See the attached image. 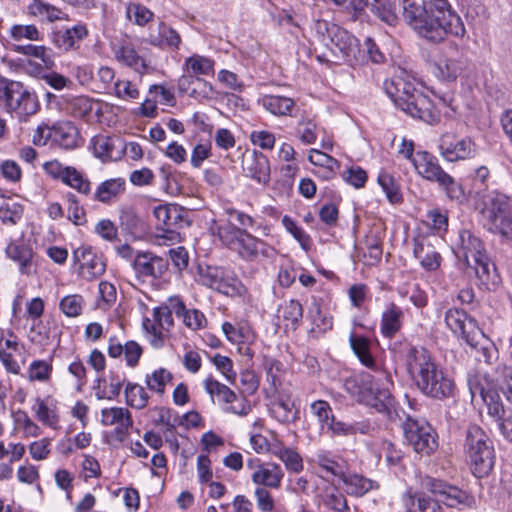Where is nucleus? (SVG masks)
<instances>
[{"label": "nucleus", "instance_id": "nucleus-1", "mask_svg": "<svg viewBox=\"0 0 512 512\" xmlns=\"http://www.w3.org/2000/svg\"><path fill=\"white\" fill-rule=\"evenodd\" d=\"M350 347L360 363L371 369L374 375L361 372L345 379V391L358 403L374 408L394 421L397 416L391 388L394 386L391 374L381 367H377L371 353L370 340L353 331L349 335Z\"/></svg>", "mask_w": 512, "mask_h": 512}, {"label": "nucleus", "instance_id": "nucleus-2", "mask_svg": "<svg viewBox=\"0 0 512 512\" xmlns=\"http://www.w3.org/2000/svg\"><path fill=\"white\" fill-rule=\"evenodd\" d=\"M403 17L420 37L431 42H441L447 35L463 37L466 33L461 17L448 0L408 3L403 7Z\"/></svg>", "mask_w": 512, "mask_h": 512}, {"label": "nucleus", "instance_id": "nucleus-3", "mask_svg": "<svg viewBox=\"0 0 512 512\" xmlns=\"http://www.w3.org/2000/svg\"><path fill=\"white\" fill-rule=\"evenodd\" d=\"M405 363L416 387L425 396L437 400L454 396V381L434 362L425 348L410 346L405 354Z\"/></svg>", "mask_w": 512, "mask_h": 512}, {"label": "nucleus", "instance_id": "nucleus-4", "mask_svg": "<svg viewBox=\"0 0 512 512\" xmlns=\"http://www.w3.org/2000/svg\"><path fill=\"white\" fill-rule=\"evenodd\" d=\"M311 44L320 50V62L354 65L360 62L359 43L346 29L326 20H316L311 26Z\"/></svg>", "mask_w": 512, "mask_h": 512}, {"label": "nucleus", "instance_id": "nucleus-5", "mask_svg": "<svg viewBox=\"0 0 512 512\" xmlns=\"http://www.w3.org/2000/svg\"><path fill=\"white\" fill-rule=\"evenodd\" d=\"M455 254L474 270L479 287L492 291L499 286L501 279L495 264L488 257L481 239L470 230L459 232Z\"/></svg>", "mask_w": 512, "mask_h": 512}, {"label": "nucleus", "instance_id": "nucleus-6", "mask_svg": "<svg viewBox=\"0 0 512 512\" xmlns=\"http://www.w3.org/2000/svg\"><path fill=\"white\" fill-rule=\"evenodd\" d=\"M386 94L394 104L413 118L431 123L438 118L434 104L415 83L414 79L394 76L384 82Z\"/></svg>", "mask_w": 512, "mask_h": 512}, {"label": "nucleus", "instance_id": "nucleus-7", "mask_svg": "<svg viewBox=\"0 0 512 512\" xmlns=\"http://www.w3.org/2000/svg\"><path fill=\"white\" fill-rule=\"evenodd\" d=\"M215 60L211 57L194 53L184 60V74L179 77L177 86L180 94L199 101H211L217 98L213 85L203 77L215 74Z\"/></svg>", "mask_w": 512, "mask_h": 512}, {"label": "nucleus", "instance_id": "nucleus-8", "mask_svg": "<svg viewBox=\"0 0 512 512\" xmlns=\"http://www.w3.org/2000/svg\"><path fill=\"white\" fill-rule=\"evenodd\" d=\"M421 487L437 495L439 499H433L424 493L409 496L410 512H443L439 502H443L448 507H457L459 505L469 506L473 501L467 492L430 476H424L421 479Z\"/></svg>", "mask_w": 512, "mask_h": 512}, {"label": "nucleus", "instance_id": "nucleus-9", "mask_svg": "<svg viewBox=\"0 0 512 512\" xmlns=\"http://www.w3.org/2000/svg\"><path fill=\"white\" fill-rule=\"evenodd\" d=\"M213 233L222 245L245 261L255 262L260 257L272 258L276 254L272 246L231 222L216 226Z\"/></svg>", "mask_w": 512, "mask_h": 512}, {"label": "nucleus", "instance_id": "nucleus-10", "mask_svg": "<svg viewBox=\"0 0 512 512\" xmlns=\"http://www.w3.org/2000/svg\"><path fill=\"white\" fill-rule=\"evenodd\" d=\"M464 452L477 478L487 476L493 469L495 463L493 442L480 426L474 424L467 428Z\"/></svg>", "mask_w": 512, "mask_h": 512}, {"label": "nucleus", "instance_id": "nucleus-11", "mask_svg": "<svg viewBox=\"0 0 512 512\" xmlns=\"http://www.w3.org/2000/svg\"><path fill=\"white\" fill-rule=\"evenodd\" d=\"M0 107L7 113L15 114L21 122L36 114L39 102L22 82L0 75Z\"/></svg>", "mask_w": 512, "mask_h": 512}, {"label": "nucleus", "instance_id": "nucleus-12", "mask_svg": "<svg viewBox=\"0 0 512 512\" xmlns=\"http://www.w3.org/2000/svg\"><path fill=\"white\" fill-rule=\"evenodd\" d=\"M481 215L488 229L502 236H512V197L492 191L484 197Z\"/></svg>", "mask_w": 512, "mask_h": 512}, {"label": "nucleus", "instance_id": "nucleus-13", "mask_svg": "<svg viewBox=\"0 0 512 512\" xmlns=\"http://www.w3.org/2000/svg\"><path fill=\"white\" fill-rule=\"evenodd\" d=\"M434 76L445 82H454L467 68V60L458 45L449 42L431 55Z\"/></svg>", "mask_w": 512, "mask_h": 512}, {"label": "nucleus", "instance_id": "nucleus-14", "mask_svg": "<svg viewBox=\"0 0 512 512\" xmlns=\"http://www.w3.org/2000/svg\"><path fill=\"white\" fill-rule=\"evenodd\" d=\"M32 142L36 146L58 147L64 150H72L79 146V131L70 121H58L53 125H39L32 136Z\"/></svg>", "mask_w": 512, "mask_h": 512}, {"label": "nucleus", "instance_id": "nucleus-15", "mask_svg": "<svg viewBox=\"0 0 512 512\" xmlns=\"http://www.w3.org/2000/svg\"><path fill=\"white\" fill-rule=\"evenodd\" d=\"M199 281L202 285L211 288L226 296H241L245 287L236 275L220 267L200 269Z\"/></svg>", "mask_w": 512, "mask_h": 512}, {"label": "nucleus", "instance_id": "nucleus-16", "mask_svg": "<svg viewBox=\"0 0 512 512\" xmlns=\"http://www.w3.org/2000/svg\"><path fill=\"white\" fill-rule=\"evenodd\" d=\"M205 391L211 396L213 401L225 404V412L233 413L239 416H246L251 411V406L248 401L239 397L228 386L219 381L208 377L203 382Z\"/></svg>", "mask_w": 512, "mask_h": 512}, {"label": "nucleus", "instance_id": "nucleus-17", "mask_svg": "<svg viewBox=\"0 0 512 512\" xmlns=\"http://www.w3.org/2000/svg\"><path fill=\"white\" fill-rule=\"evenodd\" d=\"M246 466L251 470L250 480L256 487L277 490L281 487L285 476L280 464L272 461H261L259 458H250Z\"/></svg>", "mask_w": 512, "mask_h": 512}, {"label": "nucleus", "instance_id": "nucleus-18", "mask_svg": "<svg viewBox=\"0 0 512 512\" xmlns=\"http://www.w3.org/2000/svg\"><path fill=\"white\" fill-rule=\"evenodd\" d=\"M403 430L405 439L417 453L430 455L438 447L437 435L427 423L408 419Z\"/></svg>", "mask_w": 512, "mask_h": 512}, {"label": "nucleus", "instance_id": "nucleus-19", "mask_svg": "<svg viewBox=\"0 0 512 512\" xmlns=\"http://www.w3.org/2000/svg\"><path fill=\"white\" fill-rule=\"evenodd\" d=\"M73 263L76 272L84 280L92 281L100 277L106 270V263L91 246L82 245L73 251Z\"/></svg>", "mask_w": 512, "mask_h": 512}, {"label": "nucleus", "instance_id": "nucleus-20", "mask_svg": "<svg viewBox=\"0 0 512 512\" xmlns=\"http://www.w3.org/2000/svg\"><path fill=\"white\" fill-rule=\"evenodd\" d=\"M441 156L448 162L469 160L476 156L477 145L470 137H458L445 133L439 142Z\"/></svg>", "mask_w": 512, "mask_h": 512}, {"label": "nucleus", "instance_id": "nucleus-21", "mask_svg": "<svg viewBox=\"0 0 512 512\" xmlns=\"http://www.w3.org/2000/svg\"><path fill=\"white\" fill-rule=\"evenodd\" d=\"M444 321L448 329L461 337L468 345L476 346L481 331L477 322L458 308H450L445 312Z\"/></svg>", "mask_w": 512, "mask_h": 512}, {"label": "nucleus", "instance_id": "nucleus-22", "mask_svg": "<svg viewBox=\"0 0 512 512\" xmlns=\"http://www.w3.org/2000/svg\"><path fill=\"white\" fill-rule=\"evenodd\" d=\"M153 215L158 221V229L163 232L158 237L171 242L178 241L180 235L177 230L182 228L186 221L181 209L177 205L160 204L154 208Z\"/></svg>", "mask_w": 512, "mask_h": 512}, {"label": "nucleus", "instance_id": "nucleus-23", "mask_svg": "<svg viewBox=\"0 0 512 512\" xmlns=\"http://www.w3.org/2000/svg\"><path fill=\"white\" fill-rule=\"evenodd\" d=\"M132 267L136 278L142 282L160 279L167 270V262L148 251H139L134 256Z\"/></svg>", "mask_w": 512, "mask_h": 512}, {"label": "nucleus", "instance_id": "nucleus-24", "mask_svg": "<svg viewBox=\"0 0 512 512\" xmlns=\"http://www.w3.org/2000/svg\"><path fill=\"white\" fill-rule=\"evenodd\" d=\"M111 49L115 60L121 65L133 69L140 75L147 74L150 71L146 60L139 55L134 44L128 39L115 40L111 43Z\"/></svg>", "mask_w": 512, "mask_h": 512}, {"label": "nucleus", "instance_id": "nucleus-25", "mask_svg": "<svg viewBox=\"0 0 512 512\" xmlns=\"http://www.w3.org/2000/svg\"><path fill=\"white\" fill-rule=\"evenodd\" d=\"M101 423L104 426H115L112 435L119 442L126 440L134 424L131 412L125 407L102 409Z\"/></svg>", "mask_w": 512, "mask_h": 512}, {"label": "nucleus", "instance_id": "nucleus-26", "mask_svg": "<svg viewBox=\"0 0 512 512\" xmlns=\"http://www.w3.org/2000/svg\"><path fill=\"white\" fill-rule=\"evenodd\" d=\"M5 255L18 266L21 274H31L34 251L29 241L23 237L11 239L5 248Z\"/></svg>", "mask_w": 512, "mask_h": 512}, {"label": "nucleus", "instance_id": "nucleus-27", "mask_svg": "<svg viewBox=\"0 0 512 512\" xmlns=\"http://www.w3.org/2000/svg\"><path fill=\"white\" fill-rule=\"evenodd\" d=\"M469 389L472 399L479 395L483 401L487 415L491 417H499L504 413L506 409L504 403L498 393L493 387H486L481 379L476 378L475 380L469 381Z\"/></svg>", "mask_w": 512, "mask_h": 512}, {"label": "nucleus", "instance_id": "nucleus-28", "mask_svg": "<svg viewBox=\"0 0 512 512\" xmlns=\"http://www.w3.org/2000/svg\"><path fill=\"white\" fill-rule=\"evenodd\" d=\"M95 157L106 161H117L125 152L124 141L120 137L96 135L91 140Z\"/></svg>", "mask_w": 512, "mask_h": 512}, {"label": "nucleus", "instance_id": "nucleus-29", "mask_svg": "<svg viewBox=\"0 0 512 512\" xmlns=\"http://www.w3.org/2000/svg\"><path fill=\"white\" fill-rule=\"evenodd\" d=\"M413 255L426 271H435L440 267L442 257L428 236L418 235L413 239Z\"/></svg>", "mask_w": 512, "mask_h": 512}, {"label": "nucleus", "instance_id": "nucleus-30", "mask_svg": "<svg viewBox=\"0 0 512 512\" xmlns=\"http://www.w3.org/2000/svg\"><path fill=\"white\" fill-rule=\"evenodd\" d=\"M269 415L280 424L288 425L299 419V410L289 393H278L277 397L268 404Z\"/></svg>", "mask_w": 512, "mask_h": 512}, {"label": "nucleus", "instance_id": "nucleus-31", "mask_svg": "<svg viewBox=\"0 0 512 512\" xmlns=\"http://www.w3.org/2000/svg\"><path fill=\"white\" fill-rule=\"evenodd\" d=\"M88 36V29L84 24H77L71 28L55 30L52 32V43L63 52L77 50L80 43Z\"/></svg>", "mask_w": 512, "mask_h": 512}, {"label": "nucleus", "instance_id": "nucleus-32", "mask_svg": "<svg viewBox=\"0 0 512 512\" xmlns=\"http://www.w3.org/2000/svg\"><path fill=\"white\" fill-rule=\"evenodd\" d=\"M417 173L427 181L436 183L445 173L438 159L427 151H418L413 159Z\"/></svg>", "mask_w": 512, "mask_h": 512}, {"label": "nucleus", "instance_id": "nucleus-33", "mask_svg": "<svg viewBox=\"0 0 512 512\" xmlns=\"http://www.w3.org/2000/svg\"><path fill=\"white\" fill-rule=\"evenodd\" d=\"M243 170L245 175L259 184L267 185L270 182V161L261 152H254L253 155L244 161Z\"/></svg>", "mask_w": 512, "mask_h": 512}, {"label": "nucleus", "instance_id": "nucleus-34", "mask_svg": "<svg viewBox=\"0 0 512 512\" xmlns=\"http://www.w3.org/2000/svg\"><path fill=\"white\" fill-rule=\"evenodd\" d=\"M149 43L155 47L179 51L182 37L177 30L164 21L159 22L157 34H149Z\"/></svg>", "mask_w": 512, "mask_h": 512}, {"label": "nucleus", "instance_id": "nucleus-35", "mask_svg": "<svg viewBox=\"0 0 512 512\" xmlns=\"http://www.w3.org/2000/svg\"><path fill=\"white\" fill-rule=\"evenodd\" d=\"M143 353V348L133 340L127 341L122 345L116 337H110L108 341V355L111 358H117L124 354L126 363L129 367H135Z\"/></svg>", "mask_w": 512, "mask_h": 512}, {"label": "nucleus", "instance_id": "nucleus-36", "mask_svg": "<svg viewBox=\"0 0 512 512\" xmlns=\"http://www.w3.org/2000/svg\"><path fill=\"white\" fill-rule=\"evenodd\" d=\"M403 319V310L395 303H389L381 316V334L386 338H393L401 330Z\"/></svg>", "mask_w": 512, "mask_h": 512}, {"label": "nucleus", "instance_id": "nucleus-37", "mask_svg": "<svg viewBox=\"0 0 512 512\" xmlns=\"http://www.w3.org/2000/svg\"><path fill=\"white\" fill-rule=\"evenodd\" d=\"M27 13L41 22H55L67 19V14L58 7L43 0H32L27 6Z\"/></svg>", "mask_w": 512, "mask_h": 512}, {"label": "nucleus", "instance_id": "nucleus-38", "mask_svg": "<svg viewBox=\"0 0 512 512\" xmlns=\"http://www.w3.org/2000/svg\"><path fill=\"white\" fill-rule=\"evenodd\" d=\"M11 50L26 57L39 59L47 70H51L55 65L52 50L45 45L12 44Z\"/></svg>", "mask_w": 512, "mask_h": 512}, {"label": "nucleus", "instance_id": "nucleus-39", "mask_svg": "<svg viewBox=\"0 0 512 512\" xmlns=\"http://www.w3.org/2000/svg\"><path fill=\"white\" fill-rule=\"evenodd\" d=\"M258 102L264 109L275 116L290 115L292 108L295 105V102L292 98L270 94L263 95Z\"/></svg>", "mask_w": 512, "mask_h": 512}, {"label": "nucleus", "instance_id": "nucleus-40", "mask_svg": "<svg viewBox=\"0 0 512 512\" xmlns=\"http://www.w3.org/2000/svg\"><path fill=\"white\" fill-rule=\"evenodd\" d=\"M52 373V359H36L33 360L27 367L25 377L29 382L47 384L52 379Z\"/></svg>", "mask_w": 512, "mask_h": 512}, {"label": "nucleus", "instance_id": "nucleus-41", "mask_svg": "<svg viewBox=\"0 0 512 512\" xmlns=\"http://www.w3.org/2000/svg\"><path fill=\"white\" fill-rule=\"evenodd\" d=\"M32 410L35 413L36 418L45 426L50 428H57L59 423V415L55 406L48 401L37 397L35 403L32 406Z\"/></svg>", "mask_w": 512, "mask_h": 512}, {"label": "nucleus", "instance_id": "nucleus-42", "mask_svg": "<svg viewBox=\"0 0 512 512\" xmlns=\"http://www.w3.org/2000/svg\"><path fill=\"white\" fill-rule=\"evenodd\" d=\"M263 368L266 374V380L270 384L271 389L274 392L278 391V388L282 385L286 368L284 364L272 357H265L263 361Z\"/></svg>", "mask_w": 512, "mask_h": 512}, {"label": "nucleus", "instance_id": "nucleus-43", "mask_svg": "<svg viewBox=\"0 0 512 512\" xmlns=\"http://www.w3.org/2000/svg\"><path fill=\"white\" fill-rule=\"evenodd\" d=\"M340 479L347 487V492L356 496H362L374 488H378L375 481L358 474L343 473Z\"/></svg>", "mask_w": 512, "mask_h": 512}, {"label": "nucleus", "instance_id": "nucleus-44", "mask_svg": "<svg viewBox=\"0 0 512 512\" xmlns=\"http://www.w3.org/2000/svg\"><path fill=\"white\" fill-rule=\"evenodd\" d=\"M10 40L21 44L23 41H40L43 38L42 33L34 24H13L8 30Z\"/></svg>", "mask_w": 512, "mask_h": 512}, {"label": "nucleus", "instance_id": "nucleus-45", "mask_svg": "<svg viewBox=\"0 0 512 512\" xmlns=\"http://www.w3.org/2000/svg\"><path fill=\"white\" fill-rule=\"evenodd\" d=\"M436 183L450 200L458 203L465 201L466 194L462 184L447 172H445Z\"/></svg>", "mask_w": 512, "mask_h": 512}, {"label": "nucleus", "instance_id": "nucleus-46", "mask_svg": "<svg viewBox=\"0 0 512 512\" xmlns=\"http://www.w3.org/2000/svg\"><path fill=\"white\" fill-rule=\"evenodd\" d=\"M124 394L127 405L132 408L141 410L148 405L150 397L145 388L137 383L128 382L125 386Z\"/></svg>", "mask_w": 512, "mask_h": 512}, {"label": "nucleus", "instance_id": "nucleus-47", "mask_svg": "<svg viewBox=\"0 0 512 512\" xmlns=\"http://www.w3.org/2000/svg\"><path fill=\"white\" fill-rule=\"evenodd\" d=\"M275 455L288 472L298 474L303 471V458L294 448L282 447Z\"/></svg>", "mask_w": 512, "mask_h": 512}, {"label": "nucleus", "instance_id": "nucleus-48", "mask_svg": "<svg viewBox=\"0 0 512 512\" xmlns=\"http://www.w3.org/2000/svg\"><path fill=\"white\" fill-rule=\"evenodd\" d=\"M173 379L172 373L165 368H158L145 378L146 385L150 391L159 395L165 393L166 385Z\"/></svg>", "mask_w": 512, "mask_h": 512}, {"label": "nucleus", "instance_id": "nucleus-49", "mask_svg": "<svg viewBox=\"0 0 512 512\" xmlns=\"http://www.w3.org/2000/svg\"><path fill=\"white\" fill-rule=\"evenodd\" d=\"M23 215V207L12 198L0 197V219L4 223L16 224Z\"/></svg>", "mask_w": 512, "mask_h": 512}, {"label": "nucleus", "instance_id": "nucleus-50", "mask_svg": "<svg viewBox=\"0 0 512 512\" xmlns=\"http://www.w3.org/2000/svg\"><path fill=\"white\" fill-rule=\"evenodd\" d=\"M85 299L80 294H69L64 296L59 302L60 311L69 318L80 316L85 307Z\"/></svg>", "mask_w": 512, "mask_h": 512}, {"label": "nucleus", "instance_id": "nucleus-51", "mask_svg": "<svg viewBox=\"0 0 512 512\" xmlns=\"http://www.w3.org/2000/svg\"><path fill=\"white\" fill-rule=\"evenodd\" d=\"M486 387H498L503 395L506 394V388L512 387V367L506 365H499L495 370V376L490 380L486 376L483 377Z\"/></svg>", "mask_w": 512, "mask_h": 512}, {"label": "nucleus", "instance_id": "nucleus-52", "mask_svg": "<svg viewBox=\"0 0 512 512\" xmlns=\"http://www.w3.org/2000/svg\"><path fill=\"white\" fill-rule=\"evenodd\" d=\"M62 182L80 194L88 195L91 192L90 181L75 167L70 166Z\"/></svg>", "mask_w": 512, "mask_h": 512}, {"label": "nucleus", "instance_id": "nucleus-53", "mask_svg": "<svg viewBox=\"0 0 512 512\" xmlns=\"http://www.w3.org/2000/svg\"><path fill=\"white\" fill-rule=\"evenodd\" d=\"M377 182L385 192L390 203L395 204L402 200L398 184L391 174L384 170L380 171L377 177Z\"/></svg>", "mask_w": 512, "mask_h": 512}, {"label": "nucleus", "instance_id": "nucleus-54", "mask_svg": "<svg viewBox=\"0 0 512 512\" xmlns=\"http://www.w3.org/2000/svg\"><path fill=\"white\" fill-rule=\"evenodd\" d=\"M372 12L383 22L389 25H395L398 17L390 0H370Z\"/></svg>", "mask_w": 512, "mask_h": 512}, {"label": "nucleus", "instance_id": "nucleus-55", "mask_svg": "<svg viewBox=\"0 0 512 512\" xmlns=\"http://www.w3.org/2000/svg\"><path fill=\"white\" fill-rule=\"evenodd\" d=\"M124 190V181L120 178L102 182L96 189L95 198L100 202H108Z\"/></svg>", "mask_w": 512, "mask_h": 512}, {"label": "nucleus", "instance_id": "nucleus-56", "mask_svg": "<svg viewBox=\"0 0 512 512\" xmlns=\"http://www.w3.org/2000/svg\"><path fill=\"white\" fill-rule=\"evenodd\" d=\"M282 224L285 229L293 236V238L300 244L301 248L309 251L312 245L311 237L300 227L291 217L284 215Z\"/></svg>", "mask_w": 512, "mask_h": 512}, {"label": "nucleus", "instance_id": "nucleus-57", "mask_svg": "<svg viewBox=\"0 0 512 512\" xmlns=\"http://www.w3.org/2000/svg\"><path fill=\"white\" fill-rule=\"evenodd\" d=\"M125 375L111 372L109 375V384L107 388L101 389L98 387L95 395L98 399L113 400L119 396L123 384L125 382Z\"/></svg>", "mask_w": 512, "mask_h": 512}, {"label": "nucleus", "instance_id": "nucleus-58", "mask_svg": "<svg viewBox=\"0 0 512 512\" xmlns=\"http://www.w3.org/2000/svg\"><path fill=\"white\" fill-rule=\"evenodd\" d=\"M127 18L136 25L144 26L153 19V12L140 3H129L126 6Z\"/></svg>", "mask_w": 512, "mask_h": 512}, {"label": "nucleus", "instance_id": "nucleus-59", "mask_svg": "<svg viewBox=\"0 0 512 512\" xmlns=\"http://www.w3.org/2000/svg\"><path fill=\"white\" fill-rule=\"evenodd\" d=\"M314 462L331 476L340 478L344 473L342 466L326 451L317 452Z\"/></svg>", "mask_w": 512, "mask_h": 512}, {"label": "nucleus", "instance_id": "nucleus-60", "mask_svg": "<svg viewBox=\"0 0 512 512\" xmlns=\"http://www.w3.org/2000/svg\"><path fill=\"white\" fill-rule=\"evenodd\" d=\"M295 136L305 145L317 140V124L311 119H301L295 129Z\"/></svg>", "mask_w": 512, "mask_h": 512}, {"label": "nucleus", "instance_id": "nucleus-61", "mask_svg": "<svg viewBox=\"0 0 512 512\" xmlns=\"http://www.w3.org/2000/svg\"><path fill=\"white\" fill-rule=\"evenodd\" d=\"M142 327L145 331V333L149 337L150 344L154 348H160L164 344V328L160 325H158V322L153 317V319H150L148 317H145L142 322Z\"/></svg>", "mask_w": 512, "mask_h": 512}, {"label": "nucleus", "instance_id": "nucleus-62", "mask_svg": "<svg viewBox=\"0 0 512 512\" xmlns=\"http://www.w3.org/2000/svg\"><path fill=\"white\" fill-rule=\"evenodd\" d=\"M280 312L282 313L283 319L287 322L286 325L293 327H295L303 317L302 304L294 299L284 302L280 308Z\"/></svg>", "mask_w": 512, "mask_h": 512}, {"label": "nucleus", "instance_id": "nucleus-63", "mask_svg": "<svg viewBox=\"0 0 512 512\" xmlns=\"http://www.w3.org/2000/svg\"><path fill=\"white\" fill-rule=\"evenodd\" d=\"M310 411L315 416L322 429L327 428L334 418L332 408L327 401L316 400L310 404Z\"/></svg>", "mask_w": 512, "mask_h": 512}, {"label": "nucleus", "instance_id": "nucleus-64", "mask_svg": "<svg viewBox=\"0 0 512 512\" xmlns=\"http://www.w3.org/2000/svg\"><path fill=\"white\" fill-rule=\"evenodd\" d=\"M99 298L97 305L100 309H109L117 299L115 286L108 281H101L98 285Z\"/></svg>", "mask_w": 512, "mask_h": 512}]
</instances>
